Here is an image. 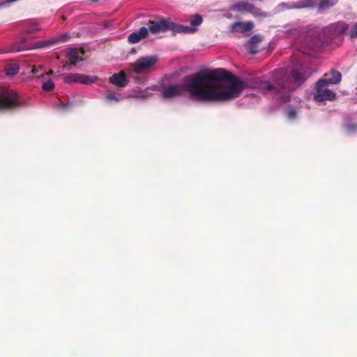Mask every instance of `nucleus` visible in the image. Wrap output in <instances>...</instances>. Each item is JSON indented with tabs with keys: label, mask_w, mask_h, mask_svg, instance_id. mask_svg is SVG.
Returning a JSON list of instances; mask_svg holds the SVG:
<instances>
[{
	"label": "nucleus",
	"mask_w": 357,
	"mask_h": 357,
	"mask_svg": "<svg viewBox=\"0 0 357 357\" xmlns=\"http://www.w3.org/2000/svg\"><path fill=\"white\" fill-rule=\"evenodd\" d=\"M317 6V0H300L298 1V8H314Z\"/></svg>",
	"instance_id": "nucleus-15"
},
{
	"label": "nucleus",
	"mask_w": 357,
	"mask_h": 357,
	"mask_svg": "<svg viewBox=\"0 0 357 357\" xmlns=\"http://www.w3.org/2000/svg\"><path fill=\"white\" fill-rule=\"evenodd\" d=\"M54 88V84L52 81L45 82L42 85V89L45 91H52Z\"/></svg>",
	"instance_id": "nucleus-20"
},
{
	"label": "nucleus",
	"mask_w": 357,
	"mask_h": 357,
	"mask_svg": "<svg viewBox=\"0 0 357 357\" xmlns=\"http://www.w3.org/2000/svg\"><path fill=\"white\" fill-rule=\"evenodd\" d=\"M341 79V73L335 70L325 73L324 77L317 83L314 99L319 102L334 100L336 94L324 86L327 84H337L340 82Z\"/></svg>",
	"instance_id": "nucleus-3"
},
{
	"label": "nucleus",
	"mask_w": 357,
	"mask_h": 357,
	"mask_svg": "<svg viewBox=\"0 0 357 357\" xmlns=\"http://www.w3.org/2000/svg\"><path fill=\"white\" fill-rule=\"evenodd\" d=\"M98 80L96 76H89L82 74H67L63 76L65 83L78 82L84 84H91Z\"/></svg>",
	"instance_id": "nucleus-8"
},
{
	"label": "nucleus",
	"mask_w": 357,
	"mask_h": 357,
	"mask_svg": "<svg viewBox=\"0 0 357 357\" xmlns=\"http://www.w3.org/2000/svg\"><path fill=\"white\" fill-rule=\"evenodd\" d=\"M18 103L17 95L15 92L4 89L0 94V110L9 109Z\"/></svg>",
	"instance_id": "nucleus-7"
},
{
	"label": "nucleus",
	"mask_w": 357,
	"mask_h": 357,
	"mask_svg": "<svg viewBox=\"0 0 357 357\" xmlns=\"http://www.w3.org/2000/svg\"><path fill=\"white\" fill-rule=\"evenodd\" d=\"M6 74L8 75H14L18 73V68L15 66L9 67L6 68Z\"/></svg>",
	"instance_id": "nucleus-21"
},
{
	"label": "nucleus",
	"mask_w": 357,
	"mask_h": 357,
	"mask_svg": "<svg viewBox=\"0 0 357 357\" xmlns=\"http://www.w3.org/2000/svg\"><path fill=\"white\" fill-rule=\"evenodd\" d=\"M41 69V67L39 66V67H36V66H33L32 70H31V73L33 74H36Z\"/></svg>",
	"instance_id": "nucleus-26"
},
{
	"label": "nucleus",
	"mask_w": 357,
	"mask_h": 357,
	"mask_svg": "<svg viewBox=\"0 0 357 357\" xmlns=\"http://www.w3.org/2000/svg\"><path fill=\"white\" fill-rule=\"evenodd\" d=\"M309 76L307 68L298 65L288 73L284 70H278L275 73V84H267L266 89L273 91L275 98L282 101H287L291 92L301 84Z\"/></svg>",
	"instance_id": "nucleus-2"
},
{
	"label": "nucleus",
	"mask_w": 357,
	"mask_h": 357,
	"mask_svg": "<svg viewBox=\"0 0 357 357\" xmlns=\"http://www.w3.org/2000/svg\"><path fill=\"white\" fill-rule=\"evenodd\" d=\"M84 54V51L82 48H69L68 50V57L73 65H75L79 61L83 60Z\"/></svg>",
	"instance_id": "nucleus-10"
},
{
	"label": "nucleus",
	"mask_w": 357,
	"mask_h": 357,
	"mask_svg": "<svg viewBox=\"0 0 357 357\" xmlns=\"http://www.w3.org/2000/svg\"><path fill=\"white\" fill-rule=\"evenodd\" d=\"M348 33L351 38H357V22L353 24Z\"/></svg>",
	"instance_id": "nucleus-19"
},
{
	"label": "nucleus",
	"mask_w": 357,
	"mask_h": 357,
	"mask_svg": "<svg viewBox=\"0 0 357 357\" xmlns=\"http://www.w3.org/2000/svg\"><path fill=\"white\" fill-rule=\"evenodd\" d=\"M4 52H5V51L0 50V54L4 53Z\"/></svg>",
	"instance_id": "nucleus-29"
},
{
	"label": "nucleus",
	"mask_w": 357,
	"mask_h": 357,
	"mask_svg": "<svg viewBox=\"0 0 357 357\" xmlns=\"http://www.w3.org/2000/svg\"><path fill=\"white\" fill-rule=\"evenodd\" d=\"M287 116L289 119H294L296 116V112L295 110L291 109L288 111Z\"/></svg>",
	"instance_id": "nucleus-25"
},
{
	"label": "nucleus",
	"mask_w": 357,
	"mask_h": 357,
	"mask_svg": "<svg viewBox=\"0 0 357 357\" xmlns=\"http://www.w3.org/2000/svg\"><path fill=\"white\" fill-rule=\"evenodd\" d=\"M169 20L160 18L158 21L149 20L146 23V26L141 27L137 31H135L129 35L128 40L132 44L139 43L142 39H144L149 36V31L152 34L164 33L169 30Z\"/></svg>",
	"instance_id": "nucleus-4"
},
{
	"label": "nucleus",
	"mask_w": 357,
	"mask_h": 357,
	"mask_svg": "<svg viewBox=\"0 0 357 357\" xmlns=\"http://www.w3.org/2000/svg\"><path fill=\"white\" fill-rule=\"evenodd\" d=\"M254 28V23L250 21L237 22L230 26V31L233 33H242L248 35L249 32Z\"/></svg>",
	"instance_id": "nucleus-9"
},
{
	"label": "nucleus",
	"mask_w": 357,
	"mask_h": 357,
	"mask_svg": "<svg viewBox=\"0 0 357 357\" xmlns=\"http://www.w3.org/2000/svg\"><path fill=\"white\" fill-rule=\"evenodd\" d=\"M260 40H261V38L259 36H255L250 39L248 43L250 45H252L253 44L259 43Z\"/></svg>",
	"instance_id": "nucleus-24"
},
{
	"label": "nucleus",
	"mask_w": 357,
	"mask_h": 357,
	"mask_svg": "<svg viewBox=\"0 0 357 357\" xmlns=\"http://www.w3.org/2000/svg\"><path fill=\"white\" fill-rule=\"evenodd\" d=\"M231 10L241 13H249L252 14L255 17H267L266 13L261 11L259 8L255 6V5L248 1H240L234 3L231 7Z\"/></svg>",
	"instance_id": "nucleus-6"
},
{
	"label": "nucleus",
	"mask_w": 357,
	"mask_h": 357,
	"mask_svg": "<svg viewBox=\"0 0 357 357\" xmlns=\"http://www.w3.org/2000/svg\"><path fill=\"white\" fill-rule=\"evenodd\" d=\"M53 74V70H50L49 72H47L45 74H43L40 77L44 78L46 75H51Z\"/></svg>",
	"instance_id": "nucleus-27"
},
{
	"label": "nucleus",
	"mask_w": 357,
	"mask_h": 357,
	"mask_svg": "<svg viewBox=\"0 0 357 357\" xmlns=\"http://www.w3.org/2000/svg\"><path fill=\"white\" fill-rule=\"evenodd\" d=\"M336 26H337V27L338 28V29H339L340 31H342V32H344V31H345L346 30H347V29H348V26H347V24L346 23H344V22H338V23L337 24V25H336Z\"/></svg>",
	"instance_id": "nucleus-23"
},
{
	"label": "nucleus",
	"mask_w": 357,
	"mask_h": 357,
	"mask_svg": "<svg viewBox=\"0 0 357 357\" xmlns=\"http://www.w3.org/2000/svg\"><path fill=\"white\" fill-rule=\"evenodd\" d=\"M56 43V40H41V41L36 42L32 45H33V49H39V48H43L45 47H48L52 45H54Z\"/></svg>",
	"instance_id": "nucleus-14"
},
{
	"label": "nucleus",
	"mask_w": 357,
	"mask_h": 357,
	"mask_svg": "<svg viewBox=\"0 0 357 357\" xmlns=\"http://www.w3.org/2000/svg\"><path fill=\"white\" fill-rule=\"evenodd\" d=\"M338 0H320L317 2L318 12L322 13L324 10L334 6Z\"/></svg>",
	"instance_id": "nucleus-13"
},
{
	"label": "nucleus",
	"mask_w": 357,
	"mask_h": 357,
	"mask_svg": "<svg viewBox=\"0 0 357 357\" xmlns=\"http://www.w3.org/2000/svg\"><path fill=\"white\" fill-rule=\"evenodd\" d=\"M202 22V17L200 15H195L192 17L190 20V24L192 26H199Z\"/></svg>",
	"instance_id": "nucleus-18"
},
{
	"label": "nucleus",
	"mask_w": 357,
	"mask_h": 357,
	"mask_svg": "<svg viewBox=\"0 0 357 357\" xmlns=\"http://www.w3.org/2000/svg\"><path fill=\"white\" fill-rule=\"evenodd\" d=\"M58 104H59V107H60L61 109H64V108L66 107V105H63V103L60 102V101H59V100H58Z\"/></svg>",
	"instance_id": "nucleus-28"
},
{
	"label": "nucleus",
	"mask_w": 357,
	"mask_h": 357,
	"mask_svg": "<svg viewBox=\"0 0 357 357\" xmlns=\"http://www.w3.org/2000/svg\"><path fill=\"white\" fill-rule=\"evenodd\" d=\"M70 38V36L69 34L68 33H63L62 34L61 36H59V38H56V39H52V40H56V43L58 42H66L67 41L68 39Z\"/></svg>",
	"instance_id": "nucleus-22"
},
{
	"label": "nucleus",
	"mask_w": 357,
	"mask_h": 357,
	"mask_svg": "<svg viewBox=\"0 0 357 357\" xmlns=\"http://www.w3.org/2000/svg\"><path fill=\"white\" fill-rule=\"evenodd\" d=\"M158 61L156 56H146L138 58L135 62L130 63V70L136 74L147 73L150 69Z\"/></svg>",
	"instance_id": "nucleus-5"
},
{
	"label": "nucleus",
	"mask_w": 357,
	"mask_h": 357,
	"mask_svg": "<svg viewBox=\"0 0 357 357\" xmlns=\"http://www.w3.org/2000/svg\"><path fill=\"white\" fill-rule=\"evenodd\" d=\"M124 98V96L121 94H117L115 93H108L105 96V99L107 102L116 101L118 102Z\"/></svg>",
	"instance_id": "nucleus-16"
},
{
	"label": "nucleus",
	"mask_w": 357,
	"mask_h": 357,
	"mask_svg": "<svg viewBox=\"0 0 357 357\" xmlns=\"http://www.w3.org/2000/svg\"><path fill=\"white\" fill-rule=\"evenodd\" d=\"M245 86L238 77L223 68H216L186 76L182 84L164 88L162 96L169 99L186 91L195 100L224 102L238 97Z\"/></svg>",
	"instance_id": "nucleus-1"
},
{
	"label": "nucleus",
	"mask_w": 357,
	"mask_h": 357,
	"mask_svg": "<svg viewBox=\"0 0 357 357\" xmlns=\"http://www.w3.org/2000/svg\"><path fill=\"white\" fill-rule=\"evenodd\" d=\"M329 78H333V75H331L330 77H328Z\"/></svg>",
	"instance_id": "nucleus-30"
},
{
	"label": "nucleus",
	"mask_w": 357,
	"mask_h": 357,
	"mask_svg": "<svg viewBox=\"0 0 357 357\" xmlns=\"http://www.w3.org/2000/svg\"><path fill=\"white\" fill-rule=\"evenodd\" d=\"M169 30H171L174 33H192L196 31V29L189 26L176 24L169 20Z\"/></svg>",
	"instance_id": "nucleus-12"
},
{
	"label": "nucleus",
	"mask_w": 357,
	"mask_h": 357,
	"mask_svg": "<svg viewBox=\"0 0 357 357\" xmlns=\"http://www.w3.org/2000/svg\"><path fill=\"white\" fill-rule=\"evenodd\" d=\"M109 82L120 87H124L128 84V80L126 79L125 73L123 72L113 74L109 78Z\"/></svg>",
	"instance_id": "nucleus-11"
},
{
	"label": "nucleus",
	"mask_w": 357,
	"mask_h": 357,
	"mask_svg": "<svg viewBox=\"0 0 357 357\" xmlns=\"http://www.w3.org/2000/svg\"><path fill=\"white\" fill-rule=\"evenodd\" d=\"M156 89H157L156 86H153V87H151L150 89H149V88L146 89L144 91H141V92H139L138 93L133 94L132 96L138 98L145 99L151 95V93H149V91L150 89L156 90Z\"/></svg>",
	"instance_id": "nucleus-17"
}]
</instances>
